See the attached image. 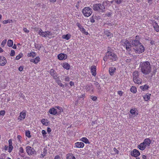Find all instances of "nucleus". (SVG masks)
Returning a JSON list of instances; mask_svg holds the SVG:
<instances>
[{
	"mask_svg": "<svg viewBox=\"0 0 159 159\" xmlns=\"http://www.w3.org/2000/svg\"><path fill=\"white\" fill-rule=\"evenodd\" d=\"M121 44L124 47H126V50L128 51H130L131 50V47L134 46L136 48L137 46L140 44V42L138 40L133 39L128 40L126 39L123 40L121 42Z\"/></svg>",
	"mask_w": 159,
	"mask_h": 159,
	"instance_id": "f257e3e1",
	"label": "nucleus"
},
{
	"mask_svg": "<svg viewBox=\"0 0 159 159\" xmlns=\"http://www.w3.org/2000/svg\"><path fill=\"white\" fill-rule=\"evenodd\" d=\"M140 68L142 73L145 75H148L151 72V66L148 61L141 62L140 64Z\"/></svg>",
	"mask_w": 159,
	"mask_h": 159,
	"instance_id": "f03ea898",
	"label": "nucleus"
},
{
	"mask_svg": "<svg viewBox=\"0 0 159 159\" xmlns=\"http://www.w3.org/2000/svg\"><path fill=\"white\" fill-rule=\"evenodd\" d=\"M106 53L107 55L108 60L111 61H116L118 59V57L117 55L113 51H108Z\"/></svg>",
	"mask_w": 159,
	"mask_h": 159,
	"instance_id": "7ed1b4c3",
	"label": "nucleus"
},
{
	"mask_svg": "<svg viewBox=\"0 0 159 159\" xmlns=\"http://www.w3.org/2000/svg\"><path fill=\"white\" fill-rule=\"evenodd\" d=\"M82 13L85 17L90 16L92 13V10L89 7H86L82 10Z\"/></svg>",
	"mask_w": 159,
	"mask_h": 159,
	"instance_id": "20e7f679",
	"label": "nucleus"
},
{
	"mask_svg": "<svg viewBox=\"0 0 159 159\" xmlns=\"http://www.w3.org/2000/svg\"><path fill=\"white\" fill-rule=\"evenodd\" d=\"M26 151L29 156L33 155L36 153V151L33 148L29 146H27L26 147Z\"/></svg>",
	"mask_w": 159,
	"mask_h": 159,
	"instance_id": "39448f33",
	"label": "nucleus"
},
{
	"mask_svg": "<svg viewBox=\"0 0 159 159\" xmlns=\"http://www.w3.org/2000/svg\"><path fill=\"white\" fill-rule=\"evenodd\" d=\"M134 49L135 51V52L136 53L140 54L144 52L145 50V48L144 46L140 43L139 46H137L136 48H134Z\"/></svg>",
	"mask_w": 159,
	"mask_h": 159,
	"instance_id": "423d86ee",
	"label": "nucleus"
},
{
	"mask_svg": "<svg viewBox=\"0 0 159 159\" xmlns=\"http://www.w3.org/2000/svg\"><path fill=\"white\" fill-rule=\"evenodd\" d=\"M57 57L60 60H64L67 58V55L66 54L61 53L58 55Z\"/></svg>",
	"mask_w": 159,
	"mask_h": 159,
	"instance_id": "0eeeda50",
	"label": "nucleus"
},
{
	"mask_svg": "<svg viewBox=\"0 0 159 159\" xmlns=\"http://www.w3.org/2000/svg\"><path fill=\"white\" fill-rule=\"evenodd\" d=\"M140 155L139 151L136 149H134L131 152V155L134 157H137Z\"/></svg>",
	"mask_w": 159,
	"mask_h": 159,
	"instance_id": "6e6552de",
	"label": "nucleus"
},
{
	"mask_svg": "<svg viewBox=\"0 0 159 159\" xmlns=\"http://www.w3.org/2000/svg\"><path fill=\"white\" fill-rule=\"evenodd\" d=\"M6 58L3 56H0V66H3L7 63Z\"/></svg>",
	"mask_w": 159,
	"mask_h": 159,
	"instance_id": "1a4fd4ad",
	"label": "nucleus"
},
{
	"mask_svg": "<svg viewBox=\"0 0 159 159\" xmlns=\"http://www.w3.org/2000/svg\"><path fill=\"white\" fill-rule=\"evenodd\" d=\"M52 33L51 31H47L45 32H43L40 35L43 37H49L50 36H52Z\"/></svg>",
	"mask_w": 159,
	"mask_h": 159,
	"instance_id": "9d476101",
	"label": "nucleus"
},
{
	"mask_svg": "<svg viewBox=\"0 0 159 159\" xmlns=\"http://www.w3.org/2000/svg\"><path fill=\"white\" fill-rule=\"evenodd\" d=\"M26 115V112L25 111H22L20 114L18 119L20 121L25 119V116Z\"/></svg>",
	"mask_w": 159,
	"mask_h": 159,
	"instance_id": "9b49d317",
	"label": "nucleus"
},
{
	"mask_svg": "<svg viewBox=\"0 0 159 159\" xmlns=\"http://www.w3.org/2000/svg\"><path fill=\"white\" fill-rule=\"evenodd\" d=\"M92 75L94 76L96 75V67L95 66H92L90 68Z\"/></svg>",
	"mask_w": 159,
	"mask_h": 159,
	"instance_id": "f8f14e48",
	"label": "nucleus"
},
{
	"mask_svg": "<svg viewBox=\"0 0 159 159\" xmlns=\"http://www.w3.org/2000/svg\"><path fill=\"white\" fill-rule=\"evenodd\" d=\"M99 10L98 11L102 13L104 12L105 11V8L103 3L102 4L99 3Z\"/></svg>",
	"mask_w": 159,
	"mask_h": 159,
	"instance_id": "ddd939ff",
	"label": "nucleus"
},
{
	"mask_svg": "<svg viewBox=\"0 0 159 159\" xmlns=\"http://www.w3.org/2000/svg\"><path fill=\"white\" fill-rule=\"evenodd\" d=\"M116 69L115 67H111L109 68V72L111 76H113L116 72Z\"/></svg>",
	"mask_w": 159,
	"mask_h": 159,
	"instance_id": "4468645a",
	"label": "nucleus"
},
{
	"mask_svg": "<svg viewBox=\"0 0 159 159\" xmlns=\"http://www.w3.org/2000/svg\"><path fill=\"white\" fill-rule=\"evenodd\" d=\"M130 112L134 117L136 116L138 114L137 109L135 108L131 109Z\"/></svg>",
	"mask_w": 159,
	"mask_h": 159,
	"instance_id": "2eb2a0df",
	"label": "nucleus"
},
{
	"mask_svg": "<svg viewBox=\"0 0 159 159\" xmlns=\"http://www.w3.org/2000/svg\"><path fill=\"white\" fill-rule=\"evenodd\" d=\"M151 140L149 138H146L145 139L143 142L146 147L149 146L151 143Z\"/></svg>",
	"mask_w": 159,
	"mask_h": 159,
	"instance_id": "dca6fc26",
	"label": "nucleus"
},
{
	"mask_svg": "<svg viewBox=\"0 0 159 159\" xmlns=\"http://www.w3.org/2000/svg\"><path fill=\"white\" fill-rule=\"evenodd\" d=\"M139 73L138 71L136 70L134 71L133 74V80H136V79L139 78Z\"/></svg>",
	"mask_w": 159,
	"mask_h": 159,
	"instance_id": "f3484780",
	"label": "nucleus"
},
{
	"mask_svg": "<svg viewBox=\"0 0 159 159\" xmlns=\"http://www.w3.org/2000/svg\"><path fill=\"white\" fill-rule=\"evenodd\" d=\"M50 74L53 77L54 79H56L57 78V74L55 71L52 69H51L50 71Z\"/></svg>",
	"mask_w": 159,
	"mask_h": 159,
	"instance_id": "a211bd4d",
	"label": "nucleus"
},
{
	"mask_svg": "<svg viewBox=\"0 0 159 159\" xmlns=\"http://www.w3.org/2000/svg\"><path fill=\"white\" fill-rule=\"evenodd\" d=\"M75 145L77 148H83L84 146V144L82 142H76L75 143Z\"/></svg>",
	"mask_w": 159,
	"mask_h": 159,
	"instance_id": "6ab92c4d",
	"label": "nucleus"
},
{
	"mask_svg": "<svg viewBox=\"0 0 159 159\" xmlns=\"http://www.w3.org/2000/svg\"><path fill=\"white\" fill-rule=\"evenodd\" d=\"M103 33L105 35H106L109 38H111L112 37H113V34L109 32L108 30H105Z\"/></svg>",
	"mask_w": 159,
	"mask_h": 159,
	"instance_id": "aec40b11",
	"label": "nucleus"
},
{
	"mask_svg": "<svg viewBox=\"0 0 159 159\" xmlns=\"http://www.w3.org/2000/svg\"><path fill=\"white\" fill-rule=\"evenodd\" d=\"M40 61V58L39 57H36L34 59H31L30 60V61L31 62H33L35 64L38 63Z\"/></svg>",
	"mask_w": 159,
	"mask_h": 159,
	"instance_id": "412c9836",
	"label": "nucleus"
},
{
	"mask_svg": "<svg viewBox=\"0 0 159 159\" xmlns=\"http://www.w3.org/2000/svg\"><path fill=\"white\" fill-rule=\"evenodd\" d=\"M24 150L23 148L21 147H20L19 148V154L22 157H24L25 154L24 153Z\"/></svg>",
	"mask_w": 159,
	"mask_h": 159,
	"instance_id": "4be33fe9",
	"label": "nucleus"
},
{
	"mask_svg": "<svg viewBox=\"0 0 159 159\" xmlns=\"http://www.w3.org/2000/svg\"><path fill=\"white\" fill-rule=\"evenodd\" d=\"M49 112L51 114L55 115H56L57 111V110L54 107L50 108L49 110Z\"/></svg>",
	"mask_w": 159,
	"mask_h": 159,
	"instance_id": "5701e85b",
	"label": "nucleus"
},
{
	"mask_svg": "<svg viewBox=\"0 0 159 159\" xmlns=\"http://www.w3.org/2000/svg\"><path fill=\"white\" fill-rule=\"evenodd\" d=\"M146 146L144 145V143L143 142L141 143L138 146V148L141 150H143L145 149Z\"/></svg>",
	"mask_w": 159,
	"mask_h": 159,
	"instance_id": "b1692460",
	"label": "nucleus"
},
{
	"mask_svg": "<svg viewBox=\"0 0 159 159\" xmlns=\"http://www.w3.org/2000/svg\"><path fill=\"white\" fill-rule=\"evenodd\" d=\"M151 95L150 94L147 93L146 95H144L143 97V98L144 100L146 101H147L150 99Z\"/></svg>",
	"mask_w": 159,
	"mask_h": 159,
	"instance_id": "393cba45",
	"label": "nucleus"
},
{
	"mask_svg": "<svg viewBox=\"0 0 159 159\" xmlns=\"http://www.w3.org/2000/svg\"><path fill=\"white\" fill-rule=\"evenodd\" d=\"M67 159H76L75 157L72 153L68 154L66 155Z\"/></svg>",
	"mask_w": 159,
	"mask_h": 159,
	"instance_id": "a878e982",
	"label": "nucleus"
},
{
	"mask_svg": "<svg viewBox=\"0 0 159 159\" xmlns=\"http://www.w3.org/2000/svg\"><path fill=\"white\" fill-rule=\"evenodd\" d=\"M66 70H69L70 68V65L66 62H65L63 64L62 66Z\"/></svg>",
	"mask_w": 159,
	"mask_h": 159,
	"instance_id": "bb28decb",
	"label": "nucleus"
},
{
	"mask_svg": "<svg viewBox=\"0 0 159 159\" xmlns=\"http://www.w3.org/2000/svg\"><path fill=\"white\" fill-rule=\"evenodd\" d=\"M133 81L136 84H140L142 83V80L139 77L136 80H133Z\"/></svg>",
	"mask_w": 159,
	"mask_h": 159,
	"instance_id": "cd10ccee",
	"label": "nucleus"
},
{
	"mask_svg": "<svg viewBox=\"0 0 159 159\" xmlns=\"http://www.w3.org/2000/svg\"><path fill=\"white\" fill-rule=\"evenodd\" d=\"M71 35L70 34H67L66 35H64L62 36L63 39H65L66 40H69L71 38Z\"/></svg>",
	"mask_w": 159,
	"mask_h": 159,
	"instance_id": "c85d7f7f",
	"label": "nucleus"
},
{
	"mask_svg": "<svg viewBox=\"0 0 159 159\" xmlns=\"http://www.w3.org/2000/svg\"><path fill=\"white\" fill-rule=\"evenodd\" d=\"M36 55V53L33 52H31L30 53H28L27 56L29 57H34Z\"/></svg>",
	"mask_w": 159,
	"mask_h": 159,
	"instance_id": "c756f323",
	"label": "nucleus"
},
{
	"mask_svg": "<svg viewBox=\"0 0 159 159\" xmlns=\"http://www.w3.org/2000/svg\"><path fill=\"white\" fill-rule=\"evenodd\" d=\"M77 25L79 28V30L82 32L83 31L85 30L81 25L79 23H77Z\"/></svg>",
	"mask_w": 159,
	"mask_h": 159,
	"instance_id": "7c9ffc66",
	"label": "nucleus"
},
{
	"mask_svg": "<svg viewBox=\"0 0 159 159\" xmlns=\"http://www.w3.org/2000/svg\"><path fill=\"white\" fill-rule=\"evenodd\" d=\"M99 3L97 4H94L93 6V9L94 11H98L99 10Z\"/></svg>",
	"mask_w": 159,
	"mask_h": 159,
	"instance_id": "2f4dec72",
	"label": "nucleus"
},
{
	"mask_svg": "<svg viewBox=\"0 0 159 159\" xmlns=\"http://www.w3.org/2000/svg\"><path fill=\"white\" fill-rule=\"evenodd\" d=\"M140 89L143 91L146 90L148 89L149 86L147 84H145L144 86H142L140 87Z\"/></svg>",
	"mask_w": 159,
	"mask_h": 159,
	"instance_id": "473e14b6",
	"label": "nucleus"
},
{
	"mask_svg": "<svg viewBox=\"0 0 159 159\" xmlns=\"http://www.w3.org/2000/svg\"><path fill=\"white\" fill-rule=\"evenodd\" d=\"M153 27L155 30L157 32L159 31V26L156 23H155L153 24Z\"/></svg>",
	"mask_w": 159,
	"mask_h": 159,
	"instance_id": "72a5a7b5",
	"label": "nucleus"
},
{
	"mask_svg": "<svg viewBox=\"0 0 159 159\" xmlns=\"http://www.w3.org/2000/svg\"><path fill=\"white\" fill-rule=\"evenodd\" d=\"M81 141L86 144H89L90 143V142H89V140L86 138L83 137L82 138H81Z\"/></svg>",
	"mask_w": 159,
	"mask_h": 159,
	"instance_id": "f704fd0d",
	"label": "nucleus"
},
{
	"mask_svg": "<svg viewBox=\"0 0 159 159\" xmlns=\"http://www.w3.org/2000/svg\"><path fill=\"white\" fill-rule=\"evenodd\" d=\"M13 42L12 40L9 39L7 42V45L9 47H11L13 45Z\"/></svg>",
	"mask_w": 159,
	"mask_h": 159,
	"instance_id": "c9c22d12",
	"label": "nucleus"
},
{
	"mask_svg": "<svg viewBox=\"0 0 159 159\" xmlns=\"http://www.w3.org/2000/svg\"><path fill=\"white\" fill-rule=\"evenodd\" d=\"M130 91L133 93H135L137 91L136 88L134 86H132L130 89Z\"/></svg>",
	"mask_w": 159,
	"mask_h": 159,
	"instance_id": "e433bc0d",
	"label": "nucleus"
},
{
	"mask_svg": "<svg viewBox=\"0 0 159 159\" xmlns=\"http://www.w3.org/2000/svg\"><path fill=\"white\" fill-rule=\"evenodd\" d=\"M41 122L43 125L46 126H47L48 124V123L47 122V120H46L45 119H43L41 120Z\"/></svg>",
	"mask_w": 159,
	"mask_h": 159,
	"instance_id": "4c0bfd02",
	"label": "nucleus"
},
{
	"mask_svg": "<svg viewBox=\"0 0 159 159\" xmlns=\"http://www.w3.org/2000/svg\"><path fill=\"white\" fill-rule=\"evenodd\" d=\"M56 82L58 84V85H59L60 86L63 87H64V85L63 84L61 81L60 80H56Z\"/></svg>",
	"mask_w": 159,
	"mask_h": 159,
	"instance_id": "58836bf2",
	"label": "nucleus"
},
{
	"mask_svg": "<svg viewBox=\"0 0 159 159\" xmlns=\"http://www.w3.org/2000/svg\"><path fill=\"white\" fill-rule=\"evenodd\" d=\"M23 54L21 53H20L18 55H17L16 57V60H19L20 59L22 56Z\"/></svg>",
	"mask_w": 159,
	"mask_h": 159,
	"instance_id": "ea45409f",
	"label": "nucleus"
},
{
	"mask_svg": "<svg viewBox=\"0 0 159 159\" xmlns=\"http://www.w3.org/2000/svg\"><path fill=\"white\" fill-rule=\"evenodd\" d=\"M7 42V40L6 39H4L2 42L1 44V46L3 47L5 46V44H6V42Z\"/></svg>",
	"mask_w": 159,
	"mask_h": 159,
	"instance_id": "a19ab883",
	"label": "nucleus"
},
{
	"mask_svg": "<svg viewBox=\"0 0 159 159\" xmlns=\"http://www.w3.org/2000/svg\"><path fill=\"white\" fill-rule=\"evenodd\" d=\"M13 148V147L12 145H9V148H8V152L10 153L11 152L12 149Z\"/></svg>",
	"mask_w": 159,
	"mask_h": 159,
	"instance_id": "79ce46f5",
	"label": "nucleus"
},
{
	"mask_svg": "<svg viewBox=\"0 0 159 159\" xmlns=\"http://www.w3.org/2000/svg\"><path fill=\"white\" fill-rule=\"evenodd\" d=\"M25 135L28 138H30L31 137L30 134V132L29 131H26L25 132Z\"/></svg>",
	"mask_w": 159,
	"mask_h": 159,
	"instance_id": "37998d69",
	"label": "nucleus"
},
{
	"mask_svg": "<svg viewBox=\"0 0 159 159\" xmlns=\"http://www.w3.org/2000/svg\"><path fill=\"white\" fill-rule=\"evenodd\" d=\"M42 133L43 135V137H46V134H47L46 131L44 130H43L42 131Z\"/></svg>",
	"mask_w": 159,
	"mask_h": 159,
	"instance_id": "c03bdc74",
	"label": "nucleus"
},
{
	"mask_svg": "<svg viewBox=\"0 0 159 159\" xmlns=\"http://www.w3.org/2000/svg\"><path fill=\"white\" fill-rule=\"evenodd\" d=\"M117 4H120L122 3V0H114Z\"/></svg>",
	"mask_w": 159,
	"mask_h": 159,
	"instance_id": "a18cd8bd",
	"label": "nucleus"
},
{
	"mask_svg": "<svg viewBox=\"0 0 159 159\" xmlns=\"http://www.w3.org/2000/svg\"><path fill=\"white\" fill-rule=\"evenodd\" d=\"M15 54V51L13 50H11V53L10 54V56H11L12 57V56H14Z\"/></svg>",
	"mask_w": 159,
	"mask_h": 159,
	"instance_id": "49530a36",
	"label": "nucleus"
},
{
	"mask_svg": "<svg viewBox=\"0 0 159 159\" xmlns=\"http://www.w3.org/2000/svg\"><path fill=\"white\" fill-rule=\"evenodd\" d=\"M5 111L4 110H2L0 111V116H4L5 114Z\"/></svg>",
	"mask_w": 159,
	"mask_h": 159,
	"instance_id": "de8ad7c7",
	"label": "nucleus"
},
{
	"mask_svg": "<svg viewBox=\"0 0 159 159\" xmlns=\"http://www.w3.org/2000/svg\"><path fill=\"white\" fill-rule=\"evenodd\" d=\"M43 154H44V155H46V154L47 153V150L46 148H44L43 149V152H42Z\"/></svg>",
	"mask_w": 159,
	"mask_h": 159,
	"instance_id": "09e8293b",
	"label": "nucleus"
},
{
	"mask_svg": "<svg viewBox=\"0 0 159 159\" xmlns=\"http://www.w3.org/2000/svg\"><path fill=\"white\" fill-rule=\"evenodd\" d=\"M107 59H108V58L107 57V55L106 53L105 56L104 57L103 60L104 61H107Z\"/></svg>",
	"mask_w": 159,
	"mask_h": 159,
	"instance_id": "8fccbe9b",
	"label": "nucleus"
},
{
	"mask_svg": "<svg viewBox=\"0 0 159 159\" xmlns=\"http://www.w3.org/2000/svg\"><path fill=\"white\" fill-rule=\"evenodd\" d=\"M23 30L24 32L26 33H28L29 32V30L25 28H23Z\"/></svg>",
	"mask_w": 159,
	"mask_h": 159,
	"instance_id": "3c124183",
	"label": "nucleus"
},
{
	"mask_svg": "<svg viewBox=\"0 0 159 159\" xmlns=\"http://www.w3.org/2000/svg\"><path fill=\"white\" fill-rule=\"evenodd\" d=\"M91 99L93 101H96L97 99V97L95 96H92Z\"/></svg>",
	"mask_w": 159,
	"mask_h": 159,
	"instance_id": "603ef678",
	"label": "nucleus"
},
{
	"mask_svg": "<svg viewBox=\"0 0 159 159\" xmlns=\"http://www.w3.org/2000/svg\"><path fill=\"white\" fill-rule=\"evenodd\" d=\"M65 80L66 81H69V77L68 76H65Z\"/></svg>",
	"mask_w": 159,
	"mask_h": 159,
	"instance_id": "864d4df0",
	"label": "nucleus"
},
{
	"mask_svg": "<svg viewBox=\"0 0 159 159\" xmlns=\"http://www.w3.org/2000/svg\"><path fill=\"white\" fill-rule=\"evenodd\" d=\"M113 151L116 154H118V151L115 148H113Z\"/></svg>",
	"mask_w": 159,
	"mask_h": 159,
	"instance_id": "5fc2aeb1",
	"label": "nucleus"
},
{
	"mask_svg": "<svg viewBox=\"0 0 159 159\" xmlns=\"http://www.w3.org/2000/svg\"><path fill=\"white\" fill-rule=\"evenodd\" d=\"M117 93L120 96H121L123 94V92L121 91H119Z\"/></svg>",
	"mask_w": 159,
	"mask_h": 159,
	"instance_id": "6e6d98bb",
	"label": "nucleus"
},
{
	"mask_svg": "<svg viewBox=\"0 0 159 159\" xmlns=\"http://www.w3.org/2000/svg\"><path fill=\"white\" fill-rule=\"evenodd\" d=\"M55 108L59 110L60 111H61L62 110L61 108L59 106H56Z\"/></svg>",
	"mask_w": 159,
	"mask_h": 159,
	"instance_id": "4d7b16f0",
	"label": "nucleus"
},
{
	"mask_svg": "<svg viewBox=\"0 0 159 159\" xmlns=\"http://www.w3.org/2000/svg\"><path fill=\"white\" fill-rule=\"evenodd\" d=\"M43 32V31L41 29H40L39 31V34L40 35L41 34H42Z\"/></svg>",
	"mask_w": 159,
	"mask_h": 159,
	"instance_id": "13d9d810",
	"label": "nucleus"
},
{
	"mask_svg": "<svg viewBox=\"0 0 159 159\" xmlns=\"http://www.w3.org/2000/svg\"><path fill=\"white\" fill-rule=\"evenodd\" d=\"M45 156V155H44V154H43L42 153H41L40 156V158H43Z\"/></svg>",
	"mask_w": 159,
	"mask_h": 159,
	"instance_id": "bf43d9fd",
	"label": "nucleus"
},
{
	"mask_svg": "<svg viewBox=\"0 0 159 159\" xmlns=\"http://www.w3.org/2000/svg\"><path fill=\"white\" fill-rule=\"evenodd\" d=\"M111 13L108 12V13H107L106 14V15L107 16H109L110 15H111Z\"/></svg>",
	"mask_w": 159,
	"mask_h": 159,
	"instance_id": "052dcab7",
	"label": "nucleus"
},
{
	"mask_svg": "<svg viewBox=\"0 0 159 159\" xmlns=\"http://www.w3.org/2000/svg\"><path fill=\"white\" fill-rule=\"evenodd\" d=\"M47 131L48 133H49L51 132V129L50 128L48 127L47 128Z\"/></svg>",
	"mask_w": 159,
	"mask_h": 159,
	"instance_id": "680f3d73",
	"label": "nucleus"
},
{
	"mask_svg": "<svg viewBox=\"0 0 159 159\" xmlns=\"http://www.w3.org/2000/svg\"><path fill=\"white\" fill-rule=\"evenodd\" d=\"M60 156L58 155H57L55 157L54 159H60Z\"/></svg>",
	"mask_w": 159,
	"mask_h": 159,
	"instance_id": "e2e57ef3",
	"label": "nucleus"
},
{
	"mask_svg": "<svg viewBox=\"0 0 159 159\" xmlns=\"http://www.w3.org/2000/svg\"><path fill=\"white\" fill-rule=\"evenodd\" d=\"M95 84L97 87H98L100 86L99 84L97 82L95 83Z\"/></svg>",
	"mask_w": 159,
	"mask_h": 159,
	"instance_id": "0e129e2a",
	"label": "nucleus"
},
{
	"mask_svg": "<svg viewBox=\"0 0 159 159\" xmlns=\"http://www.w3.org/2000/svg\"><path fill=\"white\" fill-rule=\"evenodd\" d=\"M18 70L20 71H21L23 70V67L20 66Z\"/></svg>",
	"mask_w": 159,
	"mask_h": 159,
	"instance_id": "69168bd1",
	"label": "nucleus"
},
{
	"mask_svg": "<svg viewBox=\"0 0 159 159\" xmlns=\"http://www.w3.org/2000/svg\"><path fill=\"white\" fill-rule=\"evenodd\" d=\"M70 84L71 86H72L74 85V82H72V81H70Z\"/></svg>",
	"mask_w": 159,
	"mask_h": 159,
	"instance_id": "338daca9",
	"label": "nucleus"
},
{
	"mask_svg": "<svg viewBox=\"0 0 159 159\" xmlns=\"http://www.w3.org/2000/svg\"><path fill=\"white\" fill-rule=\"evenodd\" d=\"M8 20H5L3 21V23L4 24H5L8 23Z\"/></svg>",
	"mask_w": 159,
	"mask_h": 159,
	"instance_id": "774afa93",
	"label": "nucleus"
}]
</instances>
